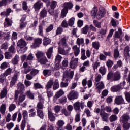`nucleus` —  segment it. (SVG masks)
Returning <instances> with one entry per match:
<instances>
[{
	"mask_svg": "<svg viewBox=\"0 0 130 130\" xmlns=\"http://www.w3.org/2000/svg\"><path fill=\"white\" fill-rule=\"evenodd\" d=\"M19 63V56L16 55L14 58L12 60V63L13 64H18Z\"/></svg>",
	"mask_w": 130,
	"mask_h": 130,
	"instance_id": "ea45409f",
	"label": "nucleus"
},
{
	"mask_svg": "<svg viewBox=\"0 0 130 130\" xmlns=\"http://www.w3.org/2000/svg\"><path fill=\"white\" fill-rule=\"evenodd\" d=\"M51 42V40L50 39L47 38L46 37H44L43 39V45H48Z\"/></svg>",
	"mask_w": 130,
	"mask_h": 130,
	"instance_id": "2f4dec72",
	"label": "nucleus"
},
{
	"mask_svg": "<svg viewBox=\"0 0 130 130\" xmlns=\"http://www.w3.org/2000/svg\"><path fill=\"white\" fill-rule=\"evenodd\" d=\"M79 62V58H74L73 56L70 62V68L71 69H76L78 67V62Z\"/></svg>",
	"mask_w": 130,
	"mask_h": 130,
	"instance_id": "6e6552de",
	"label": "nucleus"
},
{
	"mask_svg": "<svg viewBox=\"0 0 130 130\" xmlns=\"http://www.w3.org/2000/svg\"><path fill=\"white\" fill-rule=\"evenodd\" d=\"M99 73L101 74L103 76H104L106 74V68L104 66L101 67L99 70Z\"/></svg>",
	"mask_w": 130,
	"mask_h": 130,
	"instance_id": "c9c22d12",
	"label": "nucleus"
},
{
	"mask_svg": "<svg viewBox=\"0 0 130 130\" xmlns=\"http://www.w3.org/2000/svg\"><path fill=\"white\" fill-rule=\"evenodd\" d=\"M23 67L24 69H25L24 70V74H28L30 71H31V68L27 69L26 68L28 67V62H25L23 63Z\"/></svg>",
	"mask_w": 130,
	"mask_h": 130,
	"instance_id": "c756f323",
	"label": "nucleus"
},
{
	"mask_svg": "<svg viewBox=\"0 0 130 130\" xmlns=\"http://www.w3.org/2000/svg\"><path fill=\"white\" fill-rule=\"evenodd\" d=\"M72 50L74 56H78L79 54H80V52H81V51L80 50V46H78L77 45L72 46Z\"/></svg>",
	"mask_w": 130,
	"mask_h": 130,
	"instance_id": "9b49d317",
	"label": "nucleus"
},
{
	"mask_svg": "<svg viewBox=\"0 0 130 130\" xmlns=\"http://www.w3.org/2000/svg\"><path fill=\"white\" fill-rule=\"evenodd\" d=\"M47 15V11L45 9L42 10L40 12L41 17H46Z\"/></svg>",
	"mask_w": 130,
	"mask_h": 130,
	"instance_id": "0e129e2a",
	"label": "nucleus"
},
{
	"mask_svg": "<svg viewBox=\"0 0 130 130\" xmlns=\"http://www.w3.org/2000/svg\"><path fill=\"white\" fill-rule=\"evenodd\" d=\"M42 43V39L38 38L34 39V47H38L40 44Z\"/></svg>",
	"mask_w": 130,
	"mask_h": 130,
	"instance_id": "f3484780",
	"label": "nucleus"
},
{
	"mask_svg": "<svg viewBox=\"0 0 130 130\" xmlns=\"http://www.w3.org/2000/svg\"><path fill=\"white\" fill-rule=\"evenodd\" d=\"M66 123L64 122V121L62 120H59L57 122V125L59 128H61Z\"/></svg>",
	"mask_w": 130,
	"mask_h": 130,
	"instance_id": "e433bc0d",
	"label": "nucleus"
},
{
	"mask_svg": "<svg viewBox=\"0 0 130 130\" xmlns=\"http://www.w3.org/2000/svg\"><path fill=\"white\" fill-rule=\"evenodd\" d=\"M82 31L83 34H87L89 31V26L85 25L83 28H82Z\"/></svg>",
	"mask_w": 130,
	"mask_h": 130,
	"instance_id": "5fc2aeb1",
	"label": "nucleus"
},
{
	"mask_svg": "<svg viewBox=\"0 0 130 130\" xmlns=\"http://www.w3.org/2000/svg\"><path fill=\"white\" fill-rule=\"evenodd\" d=\"M74 109L75 111H81V104L78 101L73 104Z\"/></svg>",
	"mask_w": 130,
	"mask_h": 130,
	"instance_id": "6ab92c4d",
	"label": "nucleus"
},
{
	"mask_svg": "<svg viewBox=\"0 0 130 130\" xmlns=\"http://www.w3.org/2000/svg\"><path fill=\"white\" fill-rule=\"evenodd\" d=\"M100 115H101V116H102L103 121H106V122H107V121H108V113L100 112Z\"/></svg>",
	"mask_w": 130,
	"mask_h": 130,
	"instance_id": "412c9836",
	"label": "nucleus"
},
{
	"mask_svg": "<svg viewBox=\"0 0 130 130\" xmlns=\"http://www.w3.org/2000/svg\"><path fill=\"white\" fill-rule=\"evenodd\" d=\"M14 124L13 122L9 123L7 124L6 127L9 130H11L14 127Z\"/></svg>",
	"mask_w": 130,
	"mask_h": 130,
	"instance_id": "338daca9",
	"label": "nucleus"
},
{
	"mask_svg": "<svg viewBox=\"0 0 130 130\" xmlns=\"http://www.w3.org/2000/svg\"><path fill=\"white\" fill-rule=\"evenodd\" d=\"M81 59L82 60H85V59H87V57L86 56V50L84 48L81 49Z\"/></svg>",
	"mask_w": 130,
	"mask_h": 130,
	"instance_id": "bb28decb",
	"label": "nucleus"
},
{
	"mask_svg": "<svg viewBox=\"0 0 130 130\" xmlns=\"http://www.w3.org/2000/svg\"><path fill=\"white\" fill-rule=\"evenodd\" d=\"M76 44L78 46H81V44H84L83 38H78L76 41Z\"/></svg>",
	"mask_w": 130,
	"mask_h": 130,
	"instance_id": "37998d69",
	"label": "nucleus"
},
{
	"mask_svg": "<svg viewBox=\"0 0 130 130\" xmlns=\"http://www.w3.org/2000/svg\"><path fill=\"white\" fill-rule=\"evenodd\" d=\"M69 100H73L74 99H78V92L75 90L71 91L69 95L67 96Z\"/></svg>",
	"mask_w": 130,
	"mask_h": 130,
	"instance_id": "9d476101",
	"label": "nucleus"
},
{
	"mask_svg": "<svg viewBox=\"0 0 130 130\" xmlns=\"http://www.w3.org/2000/svg\"><path fill=\"white\" fill-rule=\"evenodd\" d=\"M62 66L64 68H67V67L69 66V61L68 60V58L63 60V61H62Z\"/></svg>",
	"mask_w": 130,
	"mask_h": 130,
	"instance_id": "e2e57ef3",
	"label": "nucleus"
},
{
	"mask_svg": "<svg viewBox=\"0 0 130 130\" xmlns=\"http://www.w3.org/2000/svg\"><path fill=\"white\" fill-rule=\"evenodd\" d=\"M74 24H75V18L72 17L68 21V25L70 27H73Z\"/></svg>",
	"mask_w": 130,
	"mask_h": 130,
	"instance_id": "49530a36",
	"label": "nucleus"
},
{
	"mask_svg": "<svg viewBox=\"0 0 130 130\" xmlns=\"http://www.w3.org/2000/svg\"><path fill=\"white\" fill-rule=\"evenodd\" d=\"M38 34L40 36H43V27H42V24H40L39 26Z\"/></svg>",
	"mask_w": 130,
	"mask_h": 130,
	"instance_id": "8fccbe9b",
	"label": "nucleus"
},
{
	"mask_svg": "<svg viewBox=\"0 0 130 130\" xmlns=\"http://www.w3.org/2000/svg\"><path fill=\"white\" fill-rule=\"evenodd\" d=\"M24 84L22 83H19L17 85L18 90L15 91V95H14V101L15 102H17V100H18V97L19 96V93H20V91H23L24 88Z\"/></svg>",
	"mask_w": 130,
	"mask_h": 130,
	"instance_id": "423d86ee",
	"label": "nucleus"
},
{
	"mask_svg": "<svg viewBox=\"0 0 130 130\" xmlns=\"http://www.w3.org/2000/svg\"><path fill=\"white\" fill-rule=\"evenodd\" d=\"M7 109V105L6 104H2L0 106V112L2 115H5L6 110Z\"/></svg>",
	"mask_w": 130,
	"mask_h": 130,
	"instance_id": "5701e85b",
	"label": "nucleus"
},
{
	"mask_svg": "<svg viewBox=\"0 0 130 130\" xmlns=\"http://www.w3.org/2000/svg\"><path fill=\"white\" fill-rule=\"evenodd\" d=\"M13 12V10L11 8H8L6 9V11H4L1 13V16H5L6 17H8L10 16V14Z\"/></svg>",
	"mask_w": 130,
	"mask_h": 130,
	"instance_id": "aec40b11",
	"label": "nucleus"
},
{
	"mask_svg": "<svg viewBox=\"0 0 130 130\" xmlns=\"http://www.w3.org/2000/svg\"><path fill=\"white\" fill-rule=\"evenodd\" d=\"M114 62L113 61L108 59L107 61L106 64L108 67V68H111L112 66H113Z\"/></svg>",
	"mask_w": 130,
	"mask_h": 130,
	"instance_id": "69168bd1",
	"label": "nucleus"
},
{
	"mask_svg": "<svg viewBox=\"0 0 130 130\" xmlns=\"http://www.w3.org/2000/svg\"><path fill=\"white\" fill-rule=\"evenodd\" d=\"M61 59H62V56L59 54H57L55 57V62H60Z\"/></svg>",
	"mask_w": 130,
	"mask_h": 130,
	"instance_id": "6e6d98bb",
	"label": "nucleus"
},
{
	"mask_svg": "<svg viewBox=\"0 0 130 130\" xmlns=\"http://www.w3.org/2000/svg\"><path fill=\"white\" fill-rule=\"evenodd\" d=\"M37 113L38 116H39L40 118H43V117H44V114H43V111H42V110H37Z\"/></svg>",
	"mask_w": 130,
	"mask_h": 130,
	"instance_id": "c03bdc74",
	"label": "nucleus"
},
{
	"mask_svg": "<svg viewBox=\"0 0 130 130\" xmlns=\"http://www.w3.org/2000/svg\"><path fill=\"white\" fill-rule=\"evenodd\" d=\"M115 103L118 105L123 104L124 103V100L122 96H117L115 99Z\"/></svg>",
	"mask_w": 130,
	"mask_h": 130,
	"instance_id": "f8f14e48",
	"label": "nucleus"
},
{
	"mask_svg": "<svg viewBox=\"0 0 130 130\" xmlns=\"http://www.w3.org/2000/svg\"><path fill=\"white\" fill-rule=\"evenodd\" d=\"M26 95L28 98H29V99H34V95L33 93H31L30 91H27Z\"/></svg>",
	"mask_w": 130,
	"mask_h": 130,
	"instance_id": "052dcab7",
	"label": "nucleus"
},
{
	"mask_svg": "<svg viewBox=\"0 0 130 130\" xmlns=\"http://www.w3.org/2000/svg\"><path fill=\"white\" fill-rule=\"evenodd\" d=\"M113 77H114V74L112 71H110L107 75V80L108 81H110L111 82H112L113 81Z\"/></svg>",
	"mask_w": 130,
	"mask_h": 130,
	"instance_id": "c85d7f7f",
	"label": "nucleus"
},
{
	"mask_svg": "<svg viewBox=\"0 0 130 130\" xmlns=\"http://www.w3.org/2000/svg\"><path fill=\"white\" fill-rule=\"evenodd\" d=\"M80 118H81V114L79 112H78L75 115V120L76 122H79V121H80V120H81Z\"/></svg>",
	"mask_w": 130,
	"mask_h": 130,
	"instance_id": "13d9d810",
	"label": "nucleus"
},
{
	"mask_svg": "<svg viewBox=\"0 0 130 130\" xmlns=\"http://www.w3.org/2000/svg\"><path fill=\"white\" fill-rule=\"evenodd\" d=\"M59 88V83H58V80L57 79L55 80V83L53 86V90H57Z\"/></svg>",
	"mask_w": 130,
	"mask_h": 130,
	"instance_id": "a18cd8bd",
	"label": "nucleus"
},
{
	"mask_svg": "<svg viewBox=\"0 0 130 130\" xmlns=\"http://www.w3.org/2000/svg\"><path fill=\"white\" fill-rule=\"evenodd\" d=\"M67 38H68V37H64L61 39L60 42L58 43L59 47H61V46L63 47V48L69 47L68 44H67Z\"/></svg>",
	"mask_w": 130,
	"mask_h": 130,
	"instance_id": "1a4fd4ad",
	"label": "nucleus"
},
{
	"mask_svg": "<svg viewBox=\"0 0 130 130\" xmlns=\"http://www.w3.org/2000/svg\"><path fill=\"white\" fill-rule=\"evenodd\" d=\"M71 51V47H67L66 48H61L59 47L58 48V52L62 55H68L69 51Z\"/></svg>",
	"mask_w": 130,
	"mask_h": 130,
	"instance_id": "0eeeda50",
	"label": "nucleus"
},
{
	"mask_svg": "<svg viewBox=\"0 0 130 130\" xmlns=\"http://www.w3.org/2000/svg\"><path fill=\"white\" fill-rule=\"evenodd\" d=\"M60 108H61V107L60 106H55L54 108V111H55V113H58V112L60 111Z\"/></svg>",
	"mask_w": 130,
	"mask_h": 130,
	"instance_id": "774afa93",
	"label": "nucleus"
},
{
	"mask_svg": "<svg viewBox=\"0 0 130 130\" xmlns=\"http://www.w3.org/2000/svg\"><path fill=\"white\" fill-rule=\"evenodd\" d=\"M17 79H18V75L15 74L12 78V80L10 82V87H13L16 82H17Z\"/></svg>",
	"mask_w": 130,
	"mask_h": 130,
	"instance_id": "393cba45",
	"label": "nucleus"
},
{
	"mask_svg": "<svg viewBox=\"0 0 130 130\" xmlns=\"http://www.w3.org/2000/svg\"><path fill=\"white\" fill-rule=\"evenodd\" d=\"M39 102L37 105V110L43 109L44 107V98L42 95H39L38 96Z\"/></svg>",
	"mask_w": 130,
	"mask_h": 130,
	"instance_id": "39448f33",
	"label": "nucleus"
},
{
	"mask_svg": "<svg viewBox=\"0 0 130 130\" xmlns=\"http://www.w3.org/2000/svg\"><path fill=\"white\" fill-rule=\"evenodd\" d=\"M22 116L24 118V120L26 121V119L28 118V111L26 110L22 111Z\"/></svg>",
	"mask_w": 130,
	"mask_h": 130,
	"instance_id": "bf43d9fd",
	"label": "nucleus"
},
{
	"mask_svg": "<svg viewBox=\"0 0 130 130\" xmlns=\"http://www.w3.org/2000/svg\"><path fill=\"white\" fill-rule=\"evenodd\" d=\"M74 77V71H72L70 73L68 71H65L63 75V82H68L71 81Z\"/></svg>",
	"mask_w": 130,
	"mask_h": 130,
	"instance_id": "20e7f679",
	"label": "nucleus"
},
{
	"mask_svg": "<svg viewBox=\"0 0 130 130\" xmlns=\"http://www.w3.org/2000/svg\"><path fill=\"white\" fill-rule=\"evenodd\" d=\"M9 51L10 52V53H15L16 52V51L15 50V44L11 45V47L9 48Z\"/></svg>",
	"mask_w": 130,
	"mask_h": 130,
	"instance_id": "864d4df0",
	"label": "nucleus"
},
{
	"mask_svg": "<svg viewBox=\"0 0 130 130\" xmlns=\"http://www.w3.org/2000/svg\"><path fill=\"white\" fill-rule=\"evenodd\" d=\"M36 55L38 58H40V57H44V56H45V54L44 53L42 52H38L36 54Z\"/></svg>",
	"mask_w": 130,
	"mask_h": 130,
	"instance_id": "4d7b16f0",
	"label": "nucleus"
},
{
	"mask_svg": "<svg viewBox=\"0 0 130 130\" xmlns=\"http://www.w3.org/2000/svg\"><path fill=\"white\" fill-rule=\"evenodd\" d=\"M12 72H13V69H12L11 68H9L5 71L3 74L4 76L8 77V76H11V75H12Z\"/></svg>",
	"mask_w": 130,
	"mask_h": 130,
	"instance_id": "cd10ccee",
	"label": "nucleus"
},
{
	"mask_svg": "<svg viewBox=\"0 0 130 130\" xmlns=\"http://www.w3.org/2000/svg\"><path fill=\"white\" fill-rule=\"evenodd\" d=\"M29 113V117H34L35 115H36V112L35 111V109H31L28 111Z\"/></svg>",
	"mask_w": 130,
	"mask_h": 130,
	"instance_id": "79ce46f5",
	"label": "nucleus"
},
{
	"mask_svg": "<svg viewBox=\"0 0 130 130\" xmlns=\"http://www.w3.org/2000/svg\"><path fill=\"white\" fill-rule=\"evenodd\" d=\"M25 99H26V95L23 94H20L18 98V103H22Z\"/></svg>",
	"mask_w": 130,
	"mask_h": 130,
	"instance_id": "58836bf2",
	"label": "nucleus"
},
{
	"mask_svg": "<svg viewBox=\"0 0 130 130\" xmlns=\"http://www.w3.org/2000/svg\"><path fill=\"white\" fill-rule=\"evenodd\" d=\"M97 12H98V8L95 6L93 8L92 10L91 11V16L96 17L97 16H99V17H104V16H105V14H106L105 8L102 7H101L99 8V11L98 13V14Z\"/></svg>",
	"mask_w": 130,
	"mask_h": 130,
	"instance_id": "f257e3e1",
	"label": "nucleus"
},
{
	"mask_svg": "<svg viewBox=\"0 0 130 130\" xmlns=\"http://www.w3.org/2000/svg\"><path fill=\"white\" fill-rule=\"evenodd\" d=\"M130 119V116L128 114H124L120 118V121L123 123H125L126 121H128Z\"/></svg>",
	"mask_w": 130,
	"mask_h": 130,
	"instance_id": "dca6fc26",
	"label": "nucleus"
},
{
	"mask_svg": "<svg viewBox=\"0 0 130 130\" xmlns=\"http://www.w3.org/2000/svg\"><path fill=\"white\" fill-rule=\"evenodd\" d=\"M43 74L46 77V76H50L51 75V70L45 69L43 71Z\"/></svg>",
	"mask_w": 130,
	"mask_h": 130,
	"instance_id": "09e8293b",
	"label": "nucleus"
},
{
	"mask_svg": "<svg viewBox=\"0 0 130 130\" xmlns=\"http://www.w3.org/2000/svg\"><path fill=\"white\" fill-rule=\"evenodd\" d=\"M38 61L41 63V64H46V62L48 61L46 58V57L45 56L42 57L40 59H39Z\"/></svg>",
	"mask_w": 130,
	"mask_h": 130,
	"instance_id": "72a5a7b5",
	"label": "nucleus"
},
{
	"mask_svg": "<svg viewBox=\"0 0 130 130\" xmlns=\"http://www.w3.org/2000/svg\"><path fill=\"white\" fill-rule=\"evenodd\" d=\"M16 107L17 106H16V105L14 104H11L9 107V111H10V112H12V111H14V109H16Z\"/></svg>",
	"mask_w": 130,
	"mask_h": 130,
	"instance_id": "603ef678",
	"label": "nucleus"
},
{
	"mask_svg": "<svg viewBox=\"0 0 130 130\" xmlns=\"http://www.w3.org/2000/svg\"><path fill=\"white\" fill-rule=\"evenodd\" d=\"M74 5H73V3L66 2L63 5V9L61 11V15L63 17H66L67 16V14H68V12H69V10H71V9H73Z\"/></svg>",
	"mask_w": 130,
	"mask_h": 130,
	"instance_id": "f03ea898",
	"label": "nucleus"
},
{
	"mask_svg": "<svg viewBox=\"0 0 130 130\" xmlns=\"http://www.w3.org/2000/svg\"><path fill=\"white\" fill-rule=\"evenodd\" d=\"M48 116L50 121H54L55 120V116L53 115V113L51 109L48 110Z\"/></svg>",
	"mask_w": 130,
	"mask_h": 130,
	"instance_id": "2eb2a0df",
	"label": "nucleus"
},
{
	"mask_svg": "<svg viewBox=\"0 0 130 130\" xmlns=\"http://www.w3.org/2000/svg\"><path fill=\"white\" fill-rule=\"evenodd\" d=\"M52 52H53V48L50 47L48 49L47 52H46V55L49 59L51 58V55H52Z\"/></svg>",
	"mask_w": 130,
	"mask_h": 130,
	"instance_id": "a878e982",
	"label": "nucleus"
},
{
	"mask_svg": "<svg viewBox=\"0 0 130 130\" xmlns=\"http://www.w3.org/2000/svg\"><path fill=\"white\" fill-rule=\"evenodd\" d=\"M96 89H98V90L104 89V83H103V82L101 81L96 83Z\"/></svg>",
	"mask_w": 130,
	"mask_h": 130,
	"instance_id": "7c9ffc66",
	"label": "nucleus"
},
{
	"mask_svg": "<svg viewBox=\"0 0 130 130\" xmlns=\"http://www.w3.org/2000/svg\"><path fill=\"white\" fill-rule=\"evenodd\" d=\"M7 94H8V90L7 88H4L1 90V92L0 93V98L1 99H3V98H5L6 96H7Z\"/></svg>",
	"mask_w": 130,
	"mask_h": 130,
	"instance_id": "4be33fe9",
	"label": "nucleus"
},
{
	"mask_svg": "<svg viewBox=\"0 0 130 130\" xmlns=\"http://www.w3.org/2000/svg\"><path fill=\"white\" fill-rule=\"evenodd\" d=\"M52 85H53V80H50L47 85H46V87L47 89H50L51 87H52Z\"/></svg>",
	"mask_w": 130,
	"mask_h": 130,
	"instance_id": "de8ad7c7",
	"label": "nucleus"
},
{
	"mask_svg": "<svg viewBox=\"0 0 130 130\" xmlns=\"http://www.w3.org/2000/svg\"><path fill=\"white\" fill-rule=\"evenodd\" d=\"M111 90L112 92H117L120 90V87L119 86H115L111 88Z\"/></svg>",
	"mask_w": 130,
	"mask_h": 130,
	"instance_id": "3c124183",
	"label": "nucleus"
},
{
	"mask_svg": "<svg viewBox=\"0 0 130 130\" xmlns=\"http://www.w3.org/2000/svg\"><path fill=\"white\" fill-rule=\"evenodd\" d=\"M43 6V3L41 2V1H39L37 2L34 5V8L35 10V11H39L40 9H41V7Z\"/></svg>",
	"mask_w": 130,
	"mask_h": 130,
	"instance_id": "4468645a",
	"label": "nucleus"
},
{
	"mask_svg": "<svg viewBox=\"0 0 130 130\" xmlns=\"http://www.w3.org/2000/svg\"><path fill=\"white\" fill-rule=\"evenodd\" d=\"M92 46L93 48L96 49V50H98L99 49V47H100V44L99 42H94L92 44Z\"/></svg>",
	"mask_w": 130,
	"mask_h": 130,
	"instance_id": "f704fd0d",
	"label": "nucleus"
},
{
	"mask_svg": "<svg viewBox=\"0 0 130 130\" xmlns=\"http://www.w3.org/2000/svg\"><path fill=\"white\" fill-rule=\"evenodd\" d=\"M92 67L94 71L96 72V70L98 69V67H100V62L98 61H95L92 64Z\"/></svg>",
	"mask_w": 130,
	"mask_h": 130,
	"instance_id": "4c0bfd02",
	"label": "nucleus"
},
{
	"mask_svg": "<svg viewBox=\"0 0 130 130\" xmlns=\"http://www.w3.org/2000/svg\"><path fill=\"white\" fill-rule=\"evenodd\" d=\"M121 78V74H120V72L117 71L115 72L114 74L113 80V81H118L119 80H120Z\"/></svg>",
	"mask_w": 130,
	"mask_h": 130,
	"instance_id": "a211bd4d",
	"label": "nucleus"
},
{
	"mask_svg": "<svg viewBox=\"0 0 130 130\" xmlns=\"http://www.w3.org/2000/svg\"><path fill=\"white\" fill-rule=\"evenodd\" d=\"M118 31H116L115 32L113 37L114 38H118L120 41H121V39H122V37H121V35H122V30L121 29V28H119Z\"/></svg>",
	"mask_w": 130,
	"mask_h": 130,
	"instance_id": "ddd939ff",
	"label": "nucleus"
},
{
	"mask_svg": "<svg viewBox=\"0 0 130 130\" xmlns=\"http://www.w3.org/2000/svg\"><path fill=\"white\" fill-rule=\"evenodd\" d=\"M64 94V91H63V90L60 89L58 91H57L54 97L56 99H57L58 98H59L60 97H61V96H62V95Z\"/></svg>",
	"mask_w": 130,
	"mask_h": 130,
	"instance_id": "b1692460",
	"label": "nucleus"
},
{
	"mask_svg": "<svg viewBox=\"0 0 130 130\" xmlns=\"http://www.w3.org/2000/svg\"><path fill=\"white\" fill-rule=\"evenodd\" d=\"M129 46H127L125 47L124 49V54L125 55V56L127 57V56H129Z\"/></svg>",
	"mask_w": 130,
	"mask_h": 130,
	"instance_id": "473e14b6",
	"label": "nucleus"
},
{
	"mask_svg": "<svg viewBox=\"0 0 130 130\" xmlns=\"http://www.w3.org/2000/svg\"><path fill=\"white\" fill-rule=\"evenodd\" d=\"M109 120L110 122H113V121H116V120H117V116L115 114L112 115L109 118Z\"/></svg>",
	"mask_w": 130,
	"mask_h": 130,
	"instance_id": "a19ab883",
	"label": "nucleus"
},
{
	"mask_svg": "<svg viewBox=\"0 0 130 130\" xmlns=\"http://www.w3.org/2000/svg\"><path fill=\"white\" fill-rule=\"evenodd\" d=\"M34 88L35 90H37V89H42V85L39 83H34Z\"/></svg>",
	"mask_w": 130,
	"mask_h": 130,
	"instance_id": "680f3d73",
	"label": "nucleus"
},
{
	"mask_svg": "<svg viewBox=\"0 0 130 130\" xmlns=\"http://www.w3.org/2000/svg\"><path fill=\"white\" fill-rule=\"evenodd\" d=\"M17 45L18 47L20 48V50L21 51V52H22L23 53L26 52V51H27V49H28V48L26 47L27 43H26L25 40L22 39L18 41L17 43Z\"/></svg>",
	"mask_w": 130,
	"mask_h": 130,
	"instance_id": "7ed1b4c3",
	"label": "nucleus"
}]
</instances>
